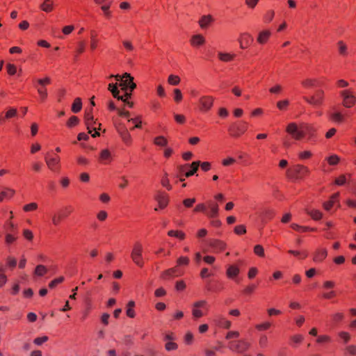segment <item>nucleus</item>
I'll return each instance as SVG.
<instances>
[{
  "instance_id": "nucleus-1",
  "label": "nucleus",
  "mask_w": 356,
  "mask_h": 356,
  "mask_svg": "<svg viewBox=\"0 0 356 356\" xmlns=\"http://www.w3.org/2000/svg\"><path fill=\"white\" fill-rule=\"evenodd\" d=\"M110 82L108 89H135L136 83L134 82V78L129 73H124L122 75H111L109 77Z\"/></svg>"
},
{
  "instance_id": "nucleus-2",
  "label": "nucleus",
  "mask_w": 356,
  "mask_h": 356,
  "mask_svg": "<svg viewBox=\"0 0 356 356\" xmlns=\"http://www.w3.org/2000/svg\"><path fill=\"white\" fill-rule=\"evenodd\" d=\"M311 127L305 125L298 128L294 122L289 123L286 127V131L291 134L296 140H300L305 137L307 133H309Z\"/></svg>"
},
{
  "instance_id": "nucleus-3",
  "label": "nucleus",
  "mask_w": 356,
  "mask_h": 356,
  "mask_svg": "<svg viewBox=\"0 0 356 356\" xmlns=\"http://www.w3.org/2000/svg\"><path fill=\"white\" fill-rule=\"evenodd\" d=\"M143 251V247L142 244L139 242H137L134 244L131 253L132 261L139 267H143L144 266Z\"/></svg>"
},
{
  "instance_id": "nucleus-4",
  "label": "nucleus",
  "mask_w": 356,
  "mask_h": 356,
  "mask_svg": "<svg viewBox=\"0 0 356 356\" xmlns=\"http://www.w3.org/2000/svg\"><path fill=\"white\" fill-rule=\"evenodd\" d=\"M254 41L253 36L248 31H243L238 34L237 42L240 49L244 50L249 48Z\"/></svg>"
},
{
  "instance_id": "nucleus-5",
  "label": "nucleus",
  "mask_w": 356,
  "mask_h": 356,
  "mask_svg": "<svg viewBox=\"0 0 356 356\" xmlns=\"http://www.w3.org/2000/svg\"><path fill=\"white\" fill-rule=\"evenodd\" d=\"M250 347V343L245 340H239L237 341H231L229 348L232 351L243 353Z\"/></svg>"
},
{
  "instance_id": "nucleus-6",
  "label": "nucleus",
  "mask_w": 356,
  "mask_h": 356,
  "mask_svg": "<svg viewBox=\"0 0 356 356\" xmlns=\"http://www.w3.org/2000/svg\"><path fill=\"white\" fill-rule=\"evenodd\" d=\"M113 93V97L118 100H121L125 105L129 107L133 106V103L129 101L131 97V93L128 92L127 90H111Z\"/></svg>"
},
{
  "instance_id": "nucleus-7",
  "label": "nucleus",
  "mask_w": 356,
  "mask_h": 356,
  "mask_svg": "<svg viewBox=\"0 0 356 356\" xmlns=\"http://www.w3.org/2000/svg\"><path fill=\"white\" fill-rule=\"evenodd\" d=\"M272 35V31L268 29L259 31L256 37L257 42L260 45H265L269 41Z\"/></svg>"
},
{
  "instance_id": "nucleus-8",
  "label": "nucleus",
  "mask_w": 356,
  "mask_h": 356,
  "mask_svg": "<svg viewBox=\"0 0 356 356\" xmlns=\"http://www.w3.org/2000/svg\"><path fill=\"white\" fill-rule=\"evenodd\" d=\"M85 121H86V124L87 125V129L89 131V133H90V134L92 133V130H91L92 128L93 129V130L95 131V132L92 134V136L93 138L99 136V133L96 131L97 128L95 127H93V126H95L97 123L95 121H94L93 116L90 114V113H86Z\"/></svg>"
},
{
  "instance_id": "nucleus-9",
  "label": "nucleus",
  "mask_w": 356,
  "mask_h": 356,
  "mask_svg": "<svg viewBox=\"0 0 356 356\" xmlns=\"http://www.w3.org/2000/svg\"><path fill=\"white\" fill-rule=\"evenodd\" d=\"M206 305V300H200L193 303L192 314L194 318H199L204 315L203 312L200 309V308H203Z\"/></svg>"
},
{
  "instance_id": "nucleus-10",
  "label": "nucleus",
  "mask_w": 356,
  "mask_h": 356,
  "mask_svg": "<svg viewBox=\"0 0 356 356\" xmlns=\"http://www.w3.org/2000/svg\"><path fill=\"white\" fill-rule=\"evenodd\" d=\"M206 42L204 36L200 33H197L191 36L190 44L192 47L197 48L203 46Z\"/></svg>"
},
{
  "instance_id": "nucleus-11",
  "label": "nucleus",
  "mask_w": 356,
  "mask_h": 356,
  "mask_svg": "<svg viewBox=\"0 0 356 356\" xmlns=\"http://www.w3.org/2000/svg\"><path fill=\"white\" fill-rule=\"evenodd\" d=\"M323 98V93L321 91H318L309 97H306L305 99L312 105L318 106L322 103Z\"/></svg>"
},
{
  "instance_id": "nucleus-12",
  "label": "nucleus",
  "mask_w": 356,
  "mask_h": 356,
  "mask_svg": "<svg viewBox=\"0 0 356 356\" xmlns=\"http://www.w3.org/2000/svg\"><path fill=\"white\" fill-rule=\"evenodd\" d=\"M247 129V123L243 122L242 123L235 125L229 129L231 134L234 137H239L241 134L245 132Z\"/></svg>"
},
{
  "instance_id": "nucleus-13",
  "label": "nucleus",
  "mask_w": 356,
  "mask_h": 356,
  "mask_svg": "<svg viewBox=\"0 0 356 356\" xmlns=\"http://www.w3.org/2000/svg\"><path fill=\"white\" fill-rule=\"evenodd\" d=\"M302 86L304 88H321L323 87L321 81L316 78H307L302 81Z\"/></svg>"
},
{
  "instance_id": "nucleus-14",
  "label": "nucleus",
  "mask_w": 356,
  "mask_h": 356,
  "mask_svg": "<svg viewBox=\"0 0 356 356\" xmlns=\"http://www.w3.org/2000/svg\"><path fill=\"white\" fill-rule=\"evenodd\" d=\"M341 96L343 99V105L346 107H351L355 104V97L350 90H343Z\"/></svg>"
},
{
  "instance_id": "nucleus-15",
  "label": "nucleus",
  "mask_w": 356,
  "mask_h": 356,
  "mask_svg": "<svg viewBox=\"0 0 356 356\" xmlns=\"http://www.w3.org/2000/svg\"><path fill=\"white\" fill-rule=\"evenodd\" d=\"M292 170H293V173L297 176L298 178H302L304 176L308 175L309 172V170L307 167L302 165H299V164L296 165L293 168Z\"/></svg>"
},
{
  "instance_id": "nucleus-16",
  "label": "nucleus",
  "mask_w": 356,
  "mask_h": 356,
  "mask_svg": "<svg viewBox=\"0 0 356 356\" xmlns=\"http://www.w3.org/2000/svg\"><path fill=\"white\" fill-rule=\"evenodd\" d=\"M44 159H45V162H46L48 168L52 171H56V165L60 162L59 156H55L53 157L46 156Z\"/></svg>"
},
{
  "instance_id": "nucleus-17",
  "label": "nucleus",
  "mask_w": 356,
  "mask_h": 356,
  "mask_svg": "<svg viewBox=\"0 0 356 356\" xmlns=\"http://www.w3.org/2000/svg\"><path fill=\"white\" fill-rule=\"evenodd\" d=\"M213 21L214 19L213 17L210 15H207L202 16L200 19L198 24L202 29H204L208 28L213 22Z\"/></svg>"
},
{
  "instance_id": "nucleus-18",
  "label": "nucleus",
  "mask_w": 356,
  "mask_h": 356,
  "mask_svg": "<svg viewBox=\"0 0 356 356\" xmlns=\"http://www.w3.org/2000/svg\"><path fill=\"white\" fill-rule=\"evenodd\" d=\"M209 245L211 248H213L215 251H222L225 247L226 244L220 240L218 239H212L209 242Z\"/></svg>"
},
{
  "instance_id": "nucleus-19",
  "label": "nucleus",
  "mask_w": 356,
  "mask_h": 356,
  "mask_svg": "<svg viewBox=\"0 0 356 356\" xmlns=\"http://www.w3.org/2000/svg\"><path fill=\"white\" fill-rule=\"evenodd\" d=\"M235 54L229 52H225V51H218V59L222 62H231L235 58Z\"/></svg>"
},
{
  "instance_id": "nucleus-20",
  "label": "nucleus",
  "mask_w": 356,
  "mask_h": 356,
  "mask_svg": "<svg viewBox=\"0 0 356 356\" xmlns=\"http://www.w3.org/2000/svg\"><path fill=\"white\" fill-rule=\"evenodd\" d=\"M99 44V40L97 38V33L95 31H90V49L91 51H95Z\"/></svg>"
},
{
  "instance_id": "nucleus-21",
  "label": "nucleus",
  "mask_w": 356,
  "mask_h": 356,
  "mask_svg": "<svg viewBox=\"0 0 356 356\" xmlns=\"http://www.w3.org/2000/svg\"><path fill=\"white\" fill-rule=\"evenodd\" d=\"M40 8L45 13H50L53 11L54 9L53 0H43L42 3L40 6Z\"/></svg>"
},
{
  "instance_id": "nucleus-22",
  "label": "nucleus",
  "mask_w": 356,
  "mask_h": 356,
  "mask_svg": "<svg viewBox=\"0 0 356 356\" xmlns=\"http://www.w3.org/2000/svg\"><path fill=\"white\" fill-rule=\"evenodd\" d=\"M200 104L202 109L207 111L211 108L213 105V99L211 97H203L200 99Z\"/></svg>"
},
{
  "instance_id": "nucleus-23",
  "label": "nucleus",
  "mask_w": 356,
  "mask_h": 356,
  "mask_svg": "<svg viewBox=\"0 0 356 356\" xmlns=\"http://www.w3.org/2000/svg\"><path fill=\"white\" fill-rule=\"evenodd\" d=\"M156 200L159 203V207L161 209L165 208L168 203V196L164 193H159L156 197Z\"/></svg>"
},
{
  "instance_id": "nucleus-24",
  "label": "nucleus",
  "mask_w": 356,
  "mask_h": 356,
  "mask_svg": "<svg viewBox=\"0 0 356 356\" xmlns=\"http://www.w3.org/2000/svg\"><path fill=\"white\" fill-rule=\"evenodd\" d=\"M118 133L125 143L129 144L131 142V136L126 128L119 129Z\"/></svg>"
},
{
  "instance_id": "nucleus-25",
  "label": "nucleus",
  "mask_w": 356,
  "mask_h": 356,
  "mask_svg": "<svg viewBox=\"0 0 356 356\" xmlns=\"http://www.w3.org/2000/svg\"><path fill=\"white\" fill-rule=\"evenodd\" d=\"M337 45L340 55L343 56H346L348 55V46L343 41H338Z\"/></svg>"
},
{
  "instance_id": "nucleus-26",
  "label": "nucleus",
  "mask_w": 356,
  "mask_h": 356,
  "mask_svg": "<svg viewBox=\"0 0 356 356\" xmlns=\"http://www.w3.org/2000/svg\"><path fill=\"white\" fill-rule=\"evenodd\" d=\"M239 273V268L234 265L229 266L227 270V275L229 278H234Z\"/></svg>"
},
{
  "instance_id": "nucleus-27",
  "label": "nucleus",
  "mask_w": 356,
  "mask_h": 356,
  "mask_svg": "<svg viewBox=\"0 0 356 356\" xmlns=\"http://www.w3.org/2000/svg\"><path fill=\"white\" fill-rule=\"evenodd\" d=\"M181 82V79L175 74H170L168 78V83L171 86H177Z\"/></svg>"
},
{
  "instance_id": "nucleus-28",
  "label": "nucleus",
  "mask_w": 356,
  "mask_h": 356,
  "mask_svg": "<svg viewBox=\"0 0 356 356\" xmlns=\"http://www.w3.org/2000/svg\"><path fill=\"white\" fill-rule=\"evenodd\" d=\"M326 257L327 250L325 249H321L316 252L314 260L315 261H322Z\"/></svg>"
},
{
  "instance_id": "nucleus-29",
  "label": "nucleus",
  "mask_w": 356,
  "mask_h": 356,
  "mask_svg": "<svg viewBox=\"0 0 356 356\" xmlns=\"http://www.w3.org/2000/svg\"><path fill=\"white\" fill-rule=\"evenodd\" d=\"M122 44L127 52L131 53L135 51V47L130 40L125 39L122 40Z\"/></svg>"
},
{
  "instance_id": "nucleus-30",
  "label": "nucleus",
  "mask_w": 356,
  "mask_h": 356,
  "mask_svg": "<svg viewBox=\"0 0 356 356\" xmlns=\"http://www.w3.org/2000/svg\"><path fill=\"white\" fill-rule=\"evenodd\" d=\"M307 213L314 220H318L322 218V213L318 210H307Z\"/></svg>"
},
{
  "instance_id": "nucleus-31",
  "label": "nucleus",
  "mask_w": 356,
  "mask_h": 356,
  "mask_svg": "<svg viewBox=\"0 0 356 356\" xmlns=\"http://www.w3.org/2000/svg\"><path fill=\"white\" fill-rule=\"evenodd\" d=\"M82 107L81 99L79 97L76 98L72 104V111L74 113H78L81 111Z\"/></svg>"
},
{
  "instance_id": "nucleus-32",
  "label": "nucleus",
  "mask_w": 356,
  "mask_h": 356,
  "mask_svg": "<svg viewBox=\"0 0 356 356\" xmlns=\"http://www.w3.org/2000/svg\"><path fill=\"white\" fill-rule=\"evenodd\" d=\"M200 164V161L193 162L191 165L192 170L186 172V174H185L186 177H189L193 175L197 172Z\"/></svg>"
},
{
  "instance_id": "nucleus-33",
  "label": "nucleus",
  "mask_w": 356,
  "mask_h": 356,
  "mask_svg": "<svg viewBox=\"0 0 356 356\" xmlns=\"http://www.w3.org/2000/svg\"><path fill=\"white\" fill-rule=\"evenodd\" d=\"M47 272V269L43 265H38L35 269V274L40 277L43 276Z\"/></svg>"
},
{
  "instance_id": "nucleus-34",
  "label": "nucleus",
  "mask_w": 356,
  "mask_h": 356,
  "mask_svg": "<svg viewBox=\"0 0 356 356\" xmlns=\"http://www.w3.org/2000/svg\"><path fill=\"white\" fill-rule=\"evenodd\" d=\"M15 191L12 189L7 188L6 191L0 193V202H2L6 197H10L13 195Z\"/></svg>"
},
{
  "instance_id": "nucleus-35",
  "label": "nucleus",
  "mask_w": 356,
  "mask_h": 356,
  "mask_svg": "<svg viewBox=\"0 0 356 356\" xmlns=\"http://www.w3.org/2000/svg\"><path fill=\"white\" fill-rule=\"evenodd\" d=\"M275 17V12L273 10H269L266 11L265 15H264V21L266 23L270 22Z\"/></svg>"
},
{
  "instance_id": "nucleus-36",
  "label": "nucleus",
  "mask_w": 356,
  "mask_h": 356,
  "mask_svg": "<svg viewBox=\"0 0 356 356\" xmlns=\"http://www.w3.org/2000/svg\"><path fill=\"white\" fill-rule=\"evenodd\" d=\"M7 72L10 76H13L17 74V66L12 63H8L6 65Z\"/></svg>"
},
{
  "instance_id": "nucleus-37",
  "label": "nucleus",
  "mask_w": 356,
  "mask_h": 356,
  "mask_svg": "<svg viewBox=\"0 0 356 356\" xmlns=\"http://www.w3.org/2000/svg\"><path fill=\"white\" fill-rule=\"evenodd\" d=\"M110 7H111V3H103L102 6H101V10L103 11L104 15L106 17H110L111 15V10H110Z\"/></svg>"
},
{
  "instance_id": "nucleus-38",
  "label": "nucleus",
  "mask_w": 356,
  "mask_h": 356,
  "mask_svg": "<svg viewBox=\"0 0 356 356\" xmlns=\"http://www.w3.org/2000/svg\"><path fill=\"white\" fill-rule=\"evenodd\" d=\"M65 216L66 215H63L62 213L54 214L51 217L52 223L56 226L58 225L62 218Z\"/></svg>"
},
{
  "instance_id": "nucleus-39",
  "label": "nucleus",
  "mask_w": 356,
  "mask_h": 356,
  "mask_svg": "<svg viewBox=\"0 0 356 356\" xmlns=\"http://www.w3.org/2000/svg\"><path fill=\"white\" fill-rule=\"evenodd\" d=\"M86 49V44L83 41H81L78 42L77 48L76 49V56H78L79 55L83 54L85 51Z\"/></svg>"
},
{
  "instance_id": "nucleus-40",
  "label": "nucleus",
  "mask_w": 356,
  "mask_h": 356,
  "mask_svg": "<svg viewBox=\"0 0 356 356\" xmlns=\"http://www.w3.org/2000/svg\"><path fill=\"white\" fill-rule=\"evenodd\" d=\"M167 140L163 136H159L154 139V144L158 146L164 147L167 145Z\"/></svg>"
},
{
  "instance_id": "nucleus-41",
  "label": "nucleus",
  "mask_w": 356,
  "mask_h": 356,
  "mask_svg": "<svg viewBox=\"0 0 356 356\" xmlns=\"http://www.w3.org/2000/svg\"><path fill=\"white\" fill-rule=\"evenodd\" d=\"M111 158L110 152L108 149H104L101 152L100 159L102 161H109Z\"/></svg>"
},
{
  "instance_id": "nucleus-42",
  "label": "nucleus",
  "mask_w": 356,
  "mask_h": 356,
  "mask_svg": "<svg viewBox=\"0 0 356 356\" xmlns=\"http://www.w3.org/2000/svg\"><path fill=\"white\" fill-rule=\"evenodd\" d=\"M17 111L15 108H10L5 115V118L6 119H10L12 118H14L17 116Z\"/></svg>"
},
{
  "instance_id": "nucleus-43",
  "label": "nucleus",
  "mask_w": 356,
  "mask_h": 356,
  "mask_svg": "<svg viewBox=\"0 0 356 356\" xmlns=\"http://www.w3.org/2000/svg\"><path fill=\"white\" fill-rule=\"evenodd\" d=\"M176 271H177L176 268H170L163 273L162 277L163 279H167L168 277H172L175 275Z\"/></svg>"
},
{
  "instance_id": "nucleus-44",
  "label": "nucleus",
  "mask_w": 356,
  "mask_h": 356,
  "mask_svg": "<svg viewBox=\"0 0 356 356\" xmlns=\"http://www.w3.org/2000/svg\"><path fill=\"white\" fill-rule=\"evenodd\" d=\"M50 79L49 77H45L43 79H40L38 80V86L40 87H47L50 84Z\"/></svg>"
},
{
  "instance_id": "nucleus-45",
  "label": "nucleus",
  "mask_w": 356,
  "mask_h": 356,
  "mask_svg": "<svg viewBox=\"0 0 356 356\" xmlns=\"http://www.w3.org/2000/svg\"><path fill=\"white\" fill-rule=\"evenodd\" d=\"M259 0H245V3L250 9H254L258 4Z\"/></svg>"
},
{
  "instance_id": "nucleus-46",
  "label": "nucleus",
  "mask_w": 356,
  "mask_h": 356,
  "mask_svg": "<svg viewBox=\"0 0 356 356\" xmlns=\"http://www.w3.org/2000/svg\"><path fill=\"white\" fill-rule=\"evenodd\" d=\"M165 348L168 351L175 350L178 348V345L176 343L168 341L165 343Z\"/></svg>"
},
{
  "instance_id": "nucleus-47",
  "label": "nucleus",
  "mask_w": 356,
  "mask_h": 356,
  "mask_svg": "<svg viewBox=\"0 0 356 356\" xmlns=\"http://www.w3.org/2000/svg\"><path fill=\"white\" fill-rule=\"evenodd\" d=\"M254 252L256 254H257L259 257H264V248L260 245H257L254 246Z\"/></svg>"
},
{
  "instance_id": "nucleus-48",
  "label": "nucleus",
  "mask_w": 356,
  "mask_h": 356,
  "mask_svg": "<svg viewBox=\"0 0 356 356\" xmlns=\"http://www.w3.org/2000/svg\"><path fill=\"white\" fill-rule=\"evenodd\" d=\"M331 118L337 122H341L343 121V115L340 113H338V112H336V113H333L331 114Z\"/></svg>"
},
{
  "instance_id": "nucleus-49",
  "label": "nucleus",
  "mask_w": 356,
  "mask_h": 356,
  "mask_svg": "<svg viewBox=\"0 0 356 356\" xmlns=\"http://www.w3.org/2000/svg\"><path fill=\"white\" fill-rule=\"evenodd\" d=\"M48 337L43 336L42 337H37L34 339L33 343L37 346H41L43 343L48 340Z\"/></svg>"
},
{
  "instance_id": "nucleus-50",
  "label": "nucleus",
  "mask_w": 356,
  "mask_h": 356,
  "mask_svg": "<svg viewBox=\"0 0 356 356\" xmlns=\"http://www.w3.org/2000/svg\"><path fill=\"white\" fill-rule=\"evenodd\" d=\"M339 337L345 343H348L350 339V335L346 332H341L339 333Z\"/></svg>"
},
{
  "instance_id": "nucleus-51",
  "label": "nucleus",
  "mask_w": 356,
  "mask_h": 356,
  "mask_svg": "<svg viewBox=\"0 0 356 356\" xmlns=\"http://www.w3.org/2000/svg\"><path fill=\"white\" fill-rule=\"evenodd\" d=\"M206 214L209 218H214L218 216V211H217L215 208H209V211H207Z\"/></svg>"
},
{
  "instance_id": "nucleus-52",
  "label": "nucleus",
  "mask_w": 356,
  "mask_h": 356,
  "mask_svg": "<svg viewBox=\"0 0 356 356\" xmlns=\"http://www.w3.org/2000/svg\"><path fill=\"white\" fill-rule=\"evenodd\" d=\"M38 208V204L35 202L28 204L23 208L24 211H30L35 210Z\"/></svg>"
},
{
  "instance_id": "nucleus-53",
  "label": "nucleus",
  "mask_w": 356,
  "mask_h": 356,
  "mask_svg": "<svg viewBox=\"0 0 356 356\" xmlns=\"http://www.w3.org/2000/svg\"><path fill=\"white\" fill-rule=\"evenodd\" d=\"M271 324L269 322H265L261 324H257L256 325V328L258 330H268L270 327Z\"/></svg>"
},
{
  "instance_id": "nucleus-54",
  "label": "nucleus",
  "mask_w": 356,
  "mask_h": 356,
  "mask_svg": "<svg viewBox=\"0 0 356 356\" xmlns=\"http://www.w3.org/2000/svg\"><path fill=\"white\" fill-rule=\"evenodd\" d=\"M74 29V26L73 25H67L65 26L63 29L62 32L63 34L67 35H70Z\"/></svg>"
},
{
  "instance_id": "nucleus-55",
  "label": "nucleus",
  "mask_w": 356,
  "mask_h": 356,
  "mask_svg": "<svg viewBox=\"0 0 356 356\" xmlns=\"http://www.w3.org/2000/svg\"><path fill=\"white\" fill-rule=\"evenodd\" d=\"M327 161L330 165H336L339 161V157L337 155H332L327 158Z\"/></svg>"
},
{
  "instance_id": "nucleus-56",
  "label": "nucleus",
  "mask_w": 356,
  "mask_h": 356,
  "mask_svg": "<svg viewBox=\"0 0 356 356\" xmlns=\"http://www.w3.org/2000/svg\"><path fill=\"white\" fill-rule=\"evenodd\" d=\"M337 86L338 88L353 87V86H352V84H350V83L348 82L347 81L343 80V79L338 81Z\"/></svg>"
},
{
  "instance_id": "nucleus-57",
  "label": "nucleus",
  "mask_w": 356,
  "mask_h": 356,
  "mask_svg": "<svg viewBox=\"0 0 356 356\" xmlns=\"http://www.w3.org/2000/svg\"><path fill=\"white\" fill-rule=\"evenodd\" d=\"M343 318V314L342 313H336L332 315V321L334 323H337Z\"/></svg>"
},
{
  "instance_id": "nucleus-58",
  "label": "nucleus",
  "mask_w": 356,
  "mask_h": 356,
  "mask_svg": "<svg viewBox=\"0 0 356 356\" xmlns=\"http://www.w3.org/2000/svg\"><path fill=\"white\" fill-rule=\"evenodd\" d=\"M64 280V277H60L58 278H56V279H54V280H52L49 284V286L50 288H54L56 286V284H59V283H61L62 282H63Z\"/></svg>"
},
{
  "instance_id": "nucleus-59",
  "label": "nucleus",
  "mask_w": 356,
  "mask_h": 356,
  "mask_svg": "<svg viewBox=\"0 0 356 356\" xmlns=\"http://www.w3.org/2000/svg\"><path fill=\"white\" fill-rule=\"evenodd\" d=\"M119 8L122 10H129L131 9V4L127 1H122L119 4Z\"/></svg>"
},
{
  "instance_id": "nucleus-60",
  "label": "nucleus",
  "mask_w": 356,
  "mask_h": 356,
  "mask_svg": "<svg viewBox=\"0 0 356 356\" xmlns=\"http://www.w3.org/2000/svg\"><path fill=\"white\" fill-rule=\"evenodd\" d=\"M289 104V100L285 99L283 101H280L277 103V106L280 110H284Z\"/></svg>"
},
{
  "instance_id": "nucleus-61",
  "label": "nucleus",
  "mask_w": 356,
  "mask_h": 356,
  "mask_svg": "<svg viewBox=\"0 0 356 356\" xmlns=\"http://www.w3.org/2000/svg\"><path fill=\"white\" fill-rule=\"evenodd\" d=\"M234 232L236 234H243L246 232V229L244 225H238L234 228Z\"/></svg>"
},
{
  "instance_id": "nucleus-62",
  "label": "nucleus",
  "mask_w": 356,
  "mask_h": 356,
  "mask_svg": "<svg viewBox=\"0 0 356 356\" xmlns=\"http://www.w3.org/2000/svg\"><path fill=\"white\" fill-rule=\"evenodd\" d=\"M268 338L266 335H261L259 338V343L261 348H265L267 346Z\"/></svg>"
},
{
  "instance_id": "nucleus-63",
  "label": "nucleus",
  "mask_w": 356,
  "mask_h": 356,
  "mask_svg": "<svg viewBox=\"0 0 356 356\" xmlns=\"http://www.w3.org/2000/svg\"><path fill=\"white\" fill-rule=\"evenodd\" d=\"M219 325L224 328L229 329L232 326V323L229 321L222 318L221 321L219 323Z\"/></svg>"
},
{
  "instance_id": "nucleus-64",
  "label": "nucleus",
  "mask_w": 356,
  "mask_h": 356,
  "mask_svg": "<svg viewBox=\"0 0 356 356\" xmlns=\"http://www.w3.org/2000/svg\"><path fill=\"white\" fill-rule=\"evenodd\" d=\"M346 351L352 355H356V346L350 345L346 348Z\"/></svg>"
}]
</instances>
